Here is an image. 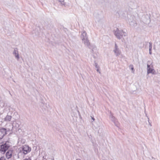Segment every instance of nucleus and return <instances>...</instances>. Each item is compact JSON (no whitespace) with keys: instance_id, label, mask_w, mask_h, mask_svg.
I'll use <instances>...</instances> for the list:
<instances>
[{"instance_id":"1","label":"nucleus","mask_w":160,"mask_h":160,"mask_svg":"<svg viewBox=\"0 0 160 160\" xmlns=\"http://www.w3.org/2000/svg\"><path fill=\"white\" fill-rule=\"evenodd\" d=\"M8 142H6L5 143H3L1 145L0 151L4 153L8 149L9 147V145L8 144Z\"/></svg>"},{"instance_id":"2","label":"nucleus","mask_w":160,"mask_h":160,"mask_svg":"<svg viewBox=\"0 0 160 160\" xmlns=\"http://www.w3.org/2000/svg\"><path fill=\"white\" fill-rule=\"evenodd\" d=\"M6 133L7 130L5 128H0V139H2Z\"/></svg>"},{"instance_id":"3","label":"nucleus","mask_w":160,"mask_h":160,"mask_svg":"<svg viewBox=\"0 0 160 160\" xmlns=\"http://www.w3.org/2000/svg\"><path fill=\"white\" fill-rule=\"evenodd\" d=\"M31 151V148L28 146L25 145L23 146L22 151L23 153L26 154Z\"/></svg>"},{"instance_id":"4","label":"nucleus","mask_w":160,"mask_h":160,"mask_svg":"<svg viewBox=\"0 0 160 160\" xmlns=\"http://www.w3.org/2000/svg\"><path fill=\"white\" fill-rule=\"evenodd\" d=\"M13 153V151L9 150L6 153V156L7 158L9 159L11 158Z\"/></svg>"},{"instance_id":"5","label":"nucleus","mask_w":160,"mask_h":160,"mask_svg":"<svg viewBox=\"0 0 160 160\" xmlns=\"http://www.w3.org/2000/svg\"><path fill=\"white\" fill-rule=\"evenodd\" d=\"M148 73H152L153 74L155 73V71L154 70L150 68V66L148 65Z\"/></svg>"},{"instance_id":"6","label":"nucleus","mask_w":160,"mask_h":160,"mask_svg":"<svg viewBox=\"0 0 160 160\" xmlns=\"http://www.w3.org/2000/svg\"><path fill=\"white\" fill-rule=\"evenodd\" d=\"M12 117L11 116L7 115L4 118V120L6 121H10L11 120Z\"/></svg>"},{"instance_id":"7","label":"nucleus","mask_w":160,"mask_h":160,"mask_svg":"<svg viewBox=\"0 0 160 160\" xmlns=\"http://www.w3.org/2000/svg\"><path fill=\"white\" fill-rule=\"evenodd\" d=\"M0 160H6V159L4 157H2L0 158Z\"/></svg>"},{"instance_id":"8","label":"nucleus","mask_w":160,"mask_h":160,"mask_svg":"<svg viewBox=\"0 0 160 160\" xmlns=\"http://www.w3.org/2000/svg\"><path fill=\"white\" fill-rule=\"evenodd\" d=\"M86 32H84L83 33H82V35H85V36H86Z\"/></svg>"},{"instance_id":"9","label":"nucleus","mask_w":160,"mask_h":160,"mask_svg":"<svg viewBox=\"0 0 160 160\" xmlns=\"http://www.w3.org/2000/svg\"><path fill=\"white\" fill-rule=\"evenodd\" d=\"M151 49H152V45L151 44H150V48H149L150 51H151Z\"/></svg>"},{"instance_id":"10","label":"nucleus","mask_w":160,"mask_h":160,"mask_svg":"<svg viewBox=\"0 0 160 160\" xmlns=\"http://www.w3.org/2000/svg\"><path fill=\"white\" fill-rule=\"evenodd\" d=\"M24 160H31L30 158H28V159H25Z\"/></svg>"},{"instance_id":"11","label":"nucleus","mask_w":160,"mask_h":160,"mask_svg":"<svg viewBox=\"0 0 160 160\" xmlns=\"http://www.w3.org/2000/svg\"><path fill=\"white\" fill-rule=\"evenodd\" d=\"M92 119H93V120H94V118L92 117Z\"/></svg>"},{"instance_id":"12","label":"nucleus","mask_w":160,"mask_h":160,"mask_svg":"<svg viewBox=\"0 0 160 160\" xmlns=\"http://www.w3.org/2000/svg\"><path fill=\"white\" fill-rule=\"evenodd\" d=\"M16 57L17 58H18V55L16 56Z\"/></svg>"},{"instance_id":"13","label":"nucleus","mask_w":160,"mask_h":160,"mask_svg":"<svg viewBox=\"0 0 160 160\" xmlns=\"http://www.w3.org/2000/svg\"><path fill=\"white\" fill-rule=\"evenodd\" d=\"M76 160H81L80 159H77Z\"/></svg>"},{"instance_id":"14","label":"nucleus","mask_w":160,"mask_h":160,"mask_svg":"<svg viewBox=\"0 0 160 160\" xmlns=\"http://www.w3.org/2000/svg\"><path fill=\"white\" fill-rule=\"evenodd\" d=\"M132 70L133 69V68H132Z\"/></svg>"}]
</instances>
